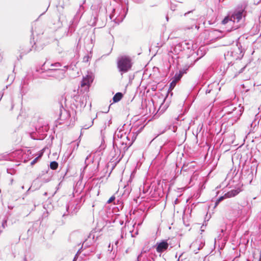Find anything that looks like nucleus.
<instances>
[{
  "instance_id": "f257e3e1",
  "label": "nucleus",
  "mask_w": 261,
  "mask_h": 261,
  "mask_svg": "<svg viewBox=\"0 0 261 261\" xmlns=\"http://www.w3.org/2000/svg\"><path fill=\"white\" fill-rule=\"evenodd\" d=\"M132 63L131 59L127 56L121 57L117 62V67L120 72L125 73L132 68Z\"/></svg>"
},
{
  "instance_id": "f03ea898",
  "label": "nucleus",
  "mask_w": 261,
  "mask_h": 261,
  "mask_svg": "<svg viewBox=\"0 0 261 261\" xmlns=\"http://www.w3.org/2000/svg\"><path fill=\"white\" fill-rule=\"evenodd\" d=\"M184 73L185 72L184 71H180L179 73H176L175 74L172 82L170 84L169 90L171 91L173 89L177 82L180 80Z\"/></svg>"
},
{
  "instance_id": "7ed1b4c3",
  "label": "nucleus",
  "mask_w": 261,
  "mask_h": 261,
  "mask_svg": "<svg viewBox=\"0 0 261 261\" xmlns=\"http://www.w3.org/2000/svg\"><path fill=\"white\" fill-rule=\"evenodd\" d=\"M92 81L93 80L90 75H86L83 77L81 82V86L82 88H85V89H89Z\"/></svg>"
},
{
  "instance_id": "20e7f679",
  "label": "nucleus",
  "mask_w": 261,
  "mask_h": 261,
  "mask_svg": "<svg viewBox=\"0 0 261 261\" xmlns=\"http://www.w3.org/2000/svg\"><path fill=\"white\" fill-rule=\"evenodd\" d=\"M168 246L169 244L167 241H163L157 244L156 250L158 253H162L168 249Z\"/></svg>"
},
{
  "instance_id": "39448f33",
  "label": "nucleus",
  "mask_w": 261,
  "mask_h": 261,
  "mask_svg": "<svg viewBox=\"0 0 261 261\" xmlns=\"http://www.w3.org/2000/svg\"><path fill=\"white\" fill-rule=\"evenodd\" d=\"M216 96V92L214 90H210L208 92L206 91L204 99L206 101L210 102H214L215 100Z\"/></svg>"
},
{
  "instance_id": "423d86ee",
  "label": "nucleus",
  "mask_w": 261,
  "mask_h": 261,
  "mask_svg": "<svg viewBox=\"0 0 261 261\" xmlns=\"http://www.w3.org/2000/svg\"><path fill=\"white\" fill-rule=\"evenodd\" d=\"M243 12L244 10H242L232 14L230 17V20L234 22L235 20H237V21L239 22L242 18Z\"/></svg>"
},
{
  "instance_id": "0eeeda50",
  "label": "nucleus",
  "mask_w": 261,
  "mask_h": 261,
  "mask_svg": "<svg viewBox=\"0 0 261 261\" xmlns=\"http://www.w3.org/2000/svg\"><path fill=\"white\" fill-rule=\"evenodd\" d=\"M240 192V190H232L229 192H228L227 193L225 194V197L226 198L233 197L235 196H236L237 194H238Z\"/></svg>"
},
{
  "instance_id": "6e6552de",
  "label": "nucleus",
  "mask_w": 261,
  "mask_h": 261,
  "mask_svg": "<svg viewBox=\"0 0 261 261\" xmlns=\"http://www.w3.org/2000/svg\"><path fill=\"white\" fill-rule=\"evenodd\" d=\"M123 97V94L121 92H118L113 96V100L114 102L119 101Z\"/></svg>"
},
{
  "instance_id": "1a4fd4ad",
  "label": "nucleus",
  "mask_w": 261,
  "mask_h": 261,
  "mask_svg": "<svg viewBox=\"0 0 261 261\" xmlns=\"http://www.w3.org/2000/svg\"><path fill=\"white\" fill-rule=\"evenodd\" d=\"M58 167V164L55 161L51 162L50 164V168L53 170H56Z\"/></svg>"
},
{
  "instance_id": "9d476101",
  "label": "nucleus",
  "mask_w": 261,
  "mask_h": 261,
  "mask_svg": "<svg viewBox=\"0 0 261 261\" xmlns=\"http://www.w3.org/2000/svg\"><path fill=\"white\" fill-rule=\"evenodd\" d=\"M64 77H65V74H64V73H63V72L58 73V75H57V74L55 75V77L59 81L64 79Z\"/></svg>"
},
{
  "instance_id": "9b49d317",
  "label": "nucleus",
  "mask_w": 261,
  "mask_h": 261,
  "mask_svg": "<svg viewBox=\"0 0 261 261\" xmlns=\"http://www.w3.org/2000/svg\"><path fill=\"white\" fill-rule=\"evenodd\" d=\"M229 20H230V18L227 16L224 18V19L222 21V23L223 24H226Z\"/></svg>"
},
{
  "instance_id": "f8f14e48",
  "label": "nucleus",
  "mask_w": 261,
  "mask_h": 261,
  "mask_svg": "<svg viewBox=\"0 0 261 261\" xmlns=\"http://www.w3.org/2000/svg\"><path fill=\"white\" fill-rule=\"evenodd\" d=\"M115 199V196L113 195L109 198V199L107 201V203H110L112 202Z\"/></svg>"
},
{
  "instance_id": "ddd939ff",
  "label": "nucleus",
  "mask_w": 261,
  "mask_h": 261,
  "mask_svg": "<svg viewBox=\"0 0 261 261\" xmlns=\"http://www.w3.org/2000/svg\"><path fill=\"white\" fill-rule=\"evenodd\" d=\"M41 156V155H40L39 156H38V157L36 158H35V159L32 161V164H33L37 162V161L38 159V158H39Z\"/></svg>"
},
{
  "instance_id": "4468645a",
  "label": "nucleus",
  "mask_w": 261,
  "mask_h": 261,
  "mask_svg": "<svg viewBox=\"0 0 261 261\" xmlns=\"http://www.w3.org/2000/svg\"><path fill=\"white\" fill-rule=\"evenodd\" d=\"M51 66H56V67H61V65H60V64L59 63H55L54 65H53V64H52V65H51Z\"/></svg>"
},
{
  "instance_id": "2eb2a0df",
  "label": "nucleus",
  "mask_w": 261,
  "mask_h": 261,
  "mask_svg": "<svg viewBox=\"0 0 261 261\" xmlns=\"http://www.w3.org/2000/svg\"><path fill=\"white\" fill-rule=\"evenodd\" d=\"M225 198H226L225 197V195H224V196H221L220 197H219V198H218V199H219L220 201H222L223 199H225Z\"/></svg>"
},
{
  "instance_id": "dca6fc26",
  "label": "nucleus",
  "mask_w": 261,
  "mask_h": 261,
  "mask_svg": "<svg viewBox=\"0 0 261 261\" xmlns=\"http://www.w3.org/2000/svg\"><path fill=\"white\" fill-rule=\"evenodd\" d=\"M220 202V201L218 199L216 201V202H215V207H216L218 204L219 203V202Z\"/></svg>"
},
{
  "instance_id": "f3484780",
  "label": "nucleus",
  "mask_w": 261,
  "mask_h": 261,
  "mask_svg": "<svg viewBox=\"0 0 261 261\" xmlns=\"http://www.w3.org/2000/svg\"><path fill=\"white\" fill-rule=\"evenodd\" d=\"M220 202V201L218 199L216 201V202H215V207H216L218 204L219 203V202Z\"/></svg>"
},
{
  "instance_id": "a211bd4d",
  "label": "nucleus",
  "mask_w": 261,
  "mask_h": 261,
  "mask_svg": "<svg viewBox=\"0 0 261 261\" xmlns=\"http://www.w3.org/2000/svg\"><path fill=\"white\" fill-rule=\"evenodd\" d=\"M3 59V55L2 53L0 52V62L2 61Z\"/></svg>"
},
{
  "instance_id": "6ab92c4d",
  "label": "nucleus",
  "mask_w": 261,
  "mask_h": 261,
  "mask_svg": "<svg viewBox=\"0 0 261 261\" xmlns=\"http://www.w3.org/2000/svg\"><path fill=\"white\" fill-rule=\"evenodd\" d=\"M118 241H116L115 242V245L117 246L118 245Z\"/></svg>"
}]
</instances>
